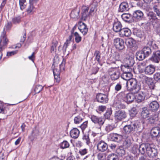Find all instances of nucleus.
<instances>
[{"instance_id": "obj_1", "label": "nucleus", "mask_w": 160, "mask_h": 160, "mask_svg": "<svg viewBox=\"0 0 160 160\" xmlns=\"http://www.w3.org/2000/svg\"><path fill=\"white\" fill-rule=\"evenodd\" d=\"M127 86L128 89L130 90L133 93H136L139 91L141 87L137 81L133 78H132L127 81Z\"/></svg>"}, {"instance_id": "obj_2", "label": "nucleus", "mask_w": 160, "mask_h": 160, "mask_svg": "<svg viewBox=\"0 0 160 160\" xmlns=\"http://www.w3.org/2000/svg\"><path fill=\"white\" fill-rule=\"evenodd\" d=\"M148 18L152 22L154 28L158 31H160V23L159 20L156 17V15L152 12H150L148 14Z\"/></svg>"}, {"instance_id": "obj_3", "label": "nucleus", "mask_w": 160, "mask_h": 160, "mask_svg": "<svg viewBox=\"0 0 160 160\" xmlns=\"http://www.w3.org/2000/svg\"><path fill=\"white\" fill-rule=\"evenodd\" d=\"M122 99L127 103L133 102L135 98V95L134 93L125 94L124 92H122L120 94Z\"/></svg>"}, {"instance_id": "obj_4", "label": "nucleus", "mask_w": 160, "mask_h": 160, "mask_svg": "<svg viewBox=\"0 0 160 160\" xmlns=\"http://www.w3.org/2000/svg\"><path fill=\"white\" fill-rule=\"evenodd\" d=\"M108 74L112 80L118 78L120 75V71L118 68H111L108 69Z\"/></svg>"}, {"instance_id": "obj_5", "label": "nucleus", "mask_w": 160, "mask_h": 160, "mask_svg": "<svg viewBox=\"0 0 160 160\" xmlns=\"http://www.w3.org/2000/svg\"><path fill=\"white\" fill-rule=\"evenodd\" d=\"M139 128L138 122L125 125L123 128V131L126 133L129 134L132 132L134 131Z\"/></svg>"}, {"instance_id": "obj_6", "label": "nucleus", "mask_w": 160, "mask_h": 160, "mask_svg": "<svg viewBox=\"0 0 160 160\" xmlns=\"http://www.w3.org/2000/svg\"><path fill=\"white\" fill-rule=\"evenodd\" d=\"M113 44L116 48L119 51L122 50L125 48L123 39L117 38L114 39Z\"/></svg>"}, {"instance_id": "obj_7", "label": "nucleus", "mask_w": 160, "mask_h": 160, "mask_svg": "<svg viewBox=\"0 0 160 160\" xmlns=\"http://www.w3.org/2000/svg\"><path fill=\"white\" fill-rule=\"evenodd\" d=\"M64 64L62 63L60 65V69H57L55 68L53 70V73L54 76L55 81L56 82L59 83L61 80V78L60 77V69L61 70H64Z\"/></svg>"}, {"instance_id": "obj_8", "label": "nucleus", "mask_w": 160, "mask_h": 160, "mask_svg": "<svg viewBox=\"0 0 160 160\" xmlns=\"http://www.w3.org/2000/svg\"><path fill=\"white\" fill-rule=\"evenodd\" d=\"M126 116V113L124 110H119L116 111L115 113V119L117 121H121L125 118Z\"/></svg>"}, {"instance_id": "obj_9", "label": "nucleus", "mask_w": 160, "mask_h": 160, "mask_svg": "<svg viewBox=\"0 0 160 160\" xmlns=\"http://www.w3.org/2000/svg\"><path fill=\"white\" fill-rule=\"evenodd\" d=\"M92 121L96 125L100 128L104 123L105 120L101 117H98L96 116H91L90 118Z\"/></svg>"}, {"instance_id": "obj_10", "label": "nucleus", "mask_w": 160, "mask_h": 160, "mask_svg": "<svg viewBox=\"0 0 160 160\" xmlns=\"http://www.w3.org/2000/svg\"><path fill=\"white\" fill-rule=\"evenodd\" d=\"M123 138V136L122 135L114 133L110 134L108 138L110 140L117 142L121 141Z\"/></svg>"}, {"instance_id": "obj_11", "label": "nucleus", "mask_w": 160, "mask_h": 160, "mask_svg": "<svg viewBox=\"0 0 160 160\" xmlns=\"http://www.w3.org/2000/svg\"><path fill=\"white\" fill-rule=\"evenodd\" d=\"M152 145L149 144L146 153L149 157H153L157 154V151L154 148H152Z\"/></svg>"}, {"instance_id": "obj_12", "label": "nucleus", "mask_w": 160, "mask_h": 160, "mask_svg": "<svg viewBox=\"0 0 160 160\" xmlns=\"http://www.w3.org/2000/svg\"><path fill=\"white\" fill-rule=\"evenodd\" d=\"M98 150L100 152H103L106 151L108 148V146L104 141H99L97 145Z\"/></svg>"}, {"instance_id": "obj_13", "label": "nucleus", "mask_w": 160, "mask_h": 160, "mask_svg": "<svg viewBox=\"0 0 160 160\" xmlns=\"http://www.w3.org/2000/svg\"><path fill=\"white\" fill-rule=\"evenodd\" d=\"M78 28L83 35H86L88 32V28L86 25L82 22H80L78 24Z\"/></svg>"}, {"instance_id": "obj_14", "label": "nucleus", "mask_w": 160, "mask_h": 160, "mask_svg": "<svg viewBox=\"0 0 160 160\" xmlns=\"http://www.w3.org/2000/svg\"><path fill=\"white\" fill-rule=\"evenodd\" d=\"M135 95V99L138 102L143 101L145 98V93L142 92L138 91L137 92L134 93Z\"/></svg>"}, {"instance_id": "obj_15", "label": "nucleus", "mask_w": 160, "mask_h": 160, "mask_svg": "<svg viewBox=\"0 0 160 160\" xmlns=\"http://www.w3.org/2000/svg\"><path fill=\"white\" fill-rule=\"evenodd\" d=\"M96 99L98 102L101 103H107L108 101L107 96L102 93H99L97 95Z\"/></svg>"}, {"instance_id": "obj_16", "label": "nucleus", "mask_w": 160, "mask_h": 160, "mask_svg": "<svg viewBox=\"0 0 160 160\" xmlns=\"http://www.w3.org/2000/svg\"><path fill=\"white\" fill-rule=\"evenodd\" d=\"M144 81L148 86L149 88L151 89H153L155 85L153 79L150 78L145 77L144 78Z\"/></svg>"}, {"instance_id": "obj_17", "label": "nucleus", "mask_w": 160, "mask_h": 160, "mask_svg": "<svg viewBox=\"0 0 160 160\" xmlns=\"http://www.w3.org/2000/svg\"><path fill=\"white\" fill-rule=\"evenodd\" d=\"M151 60L153 62L158 63L160 61V51H157L154 52Z\"/></svg>"}, {"instance_id": "obj_18", "label": "nucleus", "mask_w": 160, "mask_h": 160, "mask_svg": "<svg viewBox=\"0 0 160 160\" xmlns=\"http://www.w3.org/2000/svg\"><path fill=\"white\" fill-rule=\"evenodd\" d=\"M125 66L128 67H132L134 63L133 58L131 56H128L124 60Z\"/></svg>"}, {"instance_id": "obj_19", "label": "nucleus", "mask_w": 160, "mask_h": 160, "mask_svg": "<svg viewBox=\"0 0 160 160\" xmlns=\"http://www.w3.org/2000/svg\"><path fill=\"white\" fill-rule=\"evenodd\" d=\"M8 41L6 35V33L3 32L0 37V45L4 47L7 44Z\"/></svg>"}, {"instance_id": "obj_20", "label": "nucleus", "mask_w": 160, "mask_h": 160, "mask_svg": "<svg viewBox=\"0 0 160 160\" xmlns=\"http://www.w3.org/2000/svg\"><path fill=\"white\" fill-rule=\"evenodd\" d=\"M88 8L86 6L82 7L81 17L82 20H85L89 16L90 13L88 12Z\"/></svg>"}, {"instance_id": "obj_21", "label": "nucleus", "mask_w": 160, "mask_h": 160, "mask_svg": "<svg viewBox=\"0 0 160 160\" xmlns=\"http://www.w3.org/2000/svg\"><path fill=\"white\" fill-rule=\"evenodd\" d=\"M124 138L125 139L124 144L126 147H130L133 142L131 136L129 134L126 135L124 136Z\"/></svg>"}, {"instance_id": "obj_22", "label": "nucleus", "mask_w": 160, "mask_h": 160, "mask_svg": "<svg viewBox=\"0 0 160 160\" xmlns=\"http://www.w3.org/2000/svg\"><path fill=\"white\" fill-rule=\"evenodd\" d=\"M131 34V30L127 28H124L121 29L119 32V34L121 37L124 36L128 37Z\"/></svg>"}, {"instance_id": "obj_23", "label": "nucleus", "mask_w": 160, "mask_h": 160, "mask_svg": "<svg viewBox=\"0 0 160 160\" xmlns=\"http://www.w3.org/2000/svg\"><path fill=\"white\" fill-rule=\"evenodd\" d=\"M125 43L127 47L131 49L135 46L136 41L132 38H128L126 39Z\"/></svg>"}, {"instance_id": "obj_24", "label": "nucleus", "mask_w": 160, "mask_h": 160, "mask_svg": "<svg viewBox=\"0 0 160 160\" xmlns=\"http://www.w3.org/2000/svg\"><path fill=\"white\" fill-rule=\"evenodd\" d=\"M155 71V67L152 65H150L146 67L144 72L146 74L151 75L153 74Z\"/></svg>"}, {"instance_id": "obj_25", "label": "nucleus", "mask_w": 160, "mask_h": 160, "mask_svg": "<svg viewBox=\"0 0 160 160\" xmlns=\"http://www.w3.org/2000/svg\"><path fill=\"white\" fill-rule=\"evenodd\" d=\"M151 134L153 137H158L160 135V129L158 127H155L152 129L151 131Z\"/></svg>"}, {"instance_id": "obj_26", "label": "nucleus", "mask_w": 160, "mask_h": 160, "mask_svg": "<svg viewBox=\"0 0 160 160\" xmlns=\"http://www.w3.org/2000/svg\"><path fill=\"white\" fill-rule=\"evenodd\" d=\"M122 25L118 21H115L113 24V30L116 32H119L121 29Z\"/></svg>"}, {"instance_id": "obj_27", "label": "nucleus", "mask_w": 160, "mask_h": 160, "mask_svg": "<svg viewBox=\"0 0 160 160\" xmlns=\"http://www.w3.org/2000/svg\"><path fill=\"white\" fill-rule=\"evenodd\" d=\"M158 102L155 101H152L149 104V108L153 111H157L159 107Z\"/></svg>"}, {"instance_id": "obj_28", "label": "nucleus", "mask_w": 160, "mask_h": 160, "mask_svg": "<svg viewBox=\"0 0 160 160\" xmlns=\"http://www.w3.org/2000/svg\"><path fill=\"white\" fill-rule=\"evenodd\" d=\"M79 131L77 128H74L70 132L71 137L73 138H77L79 135Z\"/></svg>"}, {"instance_id": "obj_29", "label": "nucleus", "mask_w": 160, "mask_h": 160, "mask_svg": "<svg viewBox=\"0 0 160 160\" xmlns=\"http://www.w3.org/2000/svg\"><path fill=\"white\" fill-rule=\"evenodd\" d=\"M143 12L139 10L135 11L133 13V18L138 20H141L143 16Z\"/></svg>"}, {"instance_id": "obj_30", "label": "nucleus", "mask_w": 160, "mask_h": 160, "mask_svg": "<svg viewBox=\"0 0 160 160\" xmlns=\"http://www.w3.org/2000/svg\"><path fill=\"white\" fill-rule=\"evenodd\" d=\"M149 144H141L139 147L138 149L139 150V152L142 154H144L147 151V149L148 147V146ZM138 149L137 150H135V151H137Z\"/></svg>"}, {"instance_id": "obj_31", "label": "nucleus", "mask_w": 160, "mask_h": 160, "mask_svg": "<svg viewBox=\"0 0 160 160\" xmlns=\"http://www.w3.org/2000/svg\"><path fill=\"white\" fill-rule=\"evenodd\" d=\"M129 9L128 4L126 2H122L119 6V11L121 12L127 11Z\"/></svg>"}, {"instance_id": "obj_32", "label": "nucleus", "mask_w": 160, "mask_h": 160, "mask_svg": "<svg viewBox=\"0 0 160 160\" xmlns=\"http://www.w3.org/2000/svg\"><path fill=\"white\" fill-rule=\"evenodd\" d=\"M80 10L76 8L71 12L70 14V17L73 19H78L79 17V13Z\"/></svg>"}, {"instance_id": "obj_33", "label": "nucleus", "mask_w": 160, "mask_h": 160, "mask_svg": "<svg viewBox=\"0 0 160 160\" xmlns=\"http://www.w3.org/2000/svg\"><path fill=\"white\" fill-rule=\"evenodd\" d=\"M121 76L122 79L128 81L132 79V74L131 72H124Z\"/></svg>"}, {"instance_id": "obj_34", "label": "nucleus", "mask_w": 160, "mask_h": 160, "mask_svg": "<svg viewBox=\"0 0 160 160\" xmlns=\"http://www.w3.org/2000/svg\"><path fill=\"white\" fill-rule=\"evenodd\" d=\"M136 58L139 60H142L144 59L146 56L142 51L137 52L136 53Z\"/></svg>"}, {"instance_id": "obj_35", "label": "nucleus", "mask_w": 160, "mask_h": 160, "mask_svg": "<svg viewBox=\"0 0 160 160\" xmlns=\"http://www.w3.org/2000/svg\"><path fill=\"white\" fill-rule=\"evenodd\" d=\"M83 119V116L82 113H80L79 115L74 118V123L78 124L81 122Z\"/></svg>"}, {"instance_id": "obj_36", "label": "nucleus", "mask_w": 160, "mask_h": 160, "mask_svg": "<svg viewBox=\"0 0 160 160\" xmlns=\"http://www.w3.org/2000/svg\"><path fill=\"white\" fill-rule=\"evenodd\" d=\"M116 152L120 157L123 156L125 154V151L122 147H120L116 150Z\"/></svg>"}, {"instance_id": "obj_37", "label": "nucleus", "mask_w": 160, "mask_h": 160, "mask_svg": "<svg viewBox=\"0 0 160 160\" xmlns=\"http://www.w3.org/2000/svg\"><path fill=\"white\" fill-rule=\"evenodd\" d=\"M58 43V41L56 40H53L51 47V53H55Z\"/></svg>"}, {"instance_id": "obj_38", "label": "nucleus", "mask_w": 160, "mask_h": 160, "mask_svg": "<svg viewBox=\"0 0 160 160\" xmlns=\"http://www.w3.org/2000/svg\"><path fill=\"white\" fill-rule=\"evenodd\" d=\"M142 51L146 57H148L151 53V48L148 47H145L143 48Z\"/></svg>"}, {"instance_id": "obj_39", "label": "nucleus", "mask_w": 160, "mask_h": 160, "mask_svg": "<svg viewBox=\"0 0 160 160\" xmlns=\"http://www.w3.org/2000/svg\"><path fill=\"white\" fill-rule=\"evenodd\" d=\"M149 111L146 108H144L143 109L141 112V116L144 118H148L149 116Z\"/></svg>"}, {"instance_id": "obj_40", "label": "nucleus", "mask_w": 160, "mask_h": 160, "mask_svg": "<svg viewBox=\"0 0 160 160\" xmlns=\"http://www.w3.org/2000/svg\"><path fill=\"white\" fill-rule=\"evenodd\" d=\"M34 2L32 0H29L30 5L27 10V11L28 13H30L32 12L34 8L33 3Z\"/></svg>"}, {"instance_id": "obj_41", "label": "nucleus", "mask_w": 160, "mask_h": 160, "mask_svg": "<svg viewBox=\"0 0 160 160\" xmlns=\"http://www.w3.org/2000/svg\"><path fill=\"white\" fill-rule=\"evenodd\" d=\"M133 33L138 37L142 38L143 36V32L141 30L135 29L133 32Z\"/></svg>"}, {"instance_id": "obj_42", "label": "nucleus", "mask_w": 160, "mask_h": 160, "mask_svg": "<svg viewBox=\"0 0 160 160\" xmlns=\"http://www.w3.org/2000/svg\"><path fill=\"white\" fill-rule=\"evenodd\" d=\"M108 160H118V156L115 154L112 153L109 154L108 157Z\"/></svg>"}, {"instance_id": "obj_43", "label": "nucleus", "mask_w": 160, "mask_h": 160, "mask_svg": "<svg viewBox=\"0 0 160 160\" xmlns=\"http://www.w3.org/2000/svg\"><path fill=\"white\" fill-rule=\"evenodd\" d=\"M69 143L67 141L65 140L60 144V148L62 149L68 148L69 146Z\"/></svg>"}, {"instance_id": "obj_44", "label": "nucleus", "mask_w": 160, "mask_h": 160, "mask_svg": "<svg viewBox=\"0 0 160 160\" xmlns=\"http://www.w3.org/2000/svg\"><path fill=\"white\" fill-rule=\"evenodd\" d=\"M75 37V40L77 43H79L82 40V37L77 32H75L74 33Z\"/></svg>"}, {"instance_id": "obj_45", "label": "nucleus", "mask_w": 160, "mask_h": 160, "mask_svg": "<svg viewBox=\"0 0 160 160\" xmlns=\"http://www.w3.org/2000/svg\"><path fill=\"white\" fill-rule=\"evenodd\" d=\"M73 38V34L72 33L69 36L67 40L65 42L64 47L66 48L68 46V45L70 43L71 41Z\"/></svg>"}, {"instance_id": "obj_46", "label": "nucleus", "mask_w": 160, "mask_h": 160, "mask_svg": "<svg viewBox=\"0 0 160 160\" xmlns=\"http://www.w3.org/2000/svg\"><path fill=\"white\" fill-rule=\"evenodd\" d=\"M98 160H106V155L104 153H99L97 155Z\"/></svg>"}, {"instance_id": "obj_47", "label": "nucleus", "mask_w": 160, "mask_h": 160, "mask_svg": "<svg viewBox=\"0 0 160 160\" xmlns=\"http://www.w3.org/2000/svg\"><path fill=\"white\" fill-rule=\"evenodd\" d=\"M115 128V126L113 124H108L105 128V130L107 132H109Z\"/></svg>"}, {"instance_id": "obj_48", "label": "nucleus", "mask_w": 160, "mask_h": 160, "mask_svg": "<svg viewBox=\"0 0 160 160\" xmlns=\"http://www.w3.org/2000/svg\"><path fill=\"white\" fill-rule=\"evenodd\" d=\"M152 9L154 12H156L157 15L160 17V9L159 6L154 5L153 6Z\"/></svg>"}, {"instance_id": "obj_49", "label": "nucleus", "mask_w": 160, "mask_h": 160, "mask_svg": "<svg viewBox=\"0 0 160 160\" xmlns=\"http://www.w3.org/2000/svg\"><path fill=\"white\" fill-rule=\"evenodd\" d=\"M26 2V0H19V4L20 9L21 10L24 9L26 7L25 4Z\"/></svg>"}, {"instance_id": "obj_50", "label": "nucleus", "mask_w": 160, "mask_h": 160, "mask_svg": "<svg viewBox=\"0 0 160 160\" xmlns=\"http://www.w3.org/2000/svg\"><path fill=\"white\" fill-rule=\"evenodd\" d=\"M130 17V14L129 13H123L121 16L122 19L125 21H127Z\"/></svg>"}, {"instance_id": "obj_51", "label": "nucleus", "mask_w": 160, "mask_h": 160, "mask_svg": "<svg viewBox=\"0 0 160 160\" xmlns=\"http://www.w3.org/2000/svg\"><path fill=\"white\" fill-rule=\"evenodd\" d=\"M5 112V107L3 103L0 102V113L2 114Z\"/></svg>"}, {"instance_id": "obj_52", "label": "nucleus", "mask_w": 160, "mask_h": 160, "mask_svg": "<svg viewBox=\"0 0 160 160\" xmlns=\"http://www.w3.org/2000/svg\"><path fill=\"white\" fill-rule=\"evenodd\" d=\"M137 111L135 108H132L129 111L130 115L132 117H134L136 115Z\"/></svg>"}, {"instance_id": "obj_53", "label": "nucleus", "mask_w": 160, "mask_h": 160, "mask_svg": "<svg viewBox=\"0 0 160 160\" xmlns=\"http://www.w3.org/2000/svg\"><path fill=\"white\" fill-rule=\"evenodd\" d=\"M94 56L95 57V59L98 62H100V53L99 51H96L94 53Z\"/></svg>"}, {"instance_id": "obj_54", "label": "nucleus", "mask_w": 160, "mask_h": 160, "mask_svg": "<svg viewBox=\"0 0 160 160\" xmlns=\"http://www.w3.org/2000/svg\"><path fill=\"white\" fill-rule=\"evenodd\" d=\"M82 139L83 140L85 141L87 145H89L90 143V140L88 135H84Z\"/></svg>"}, {"instance_id": "obj_55", "label": "nucleus", "mask_w": 160, "mask_h": 160, "mask_svg": "<svg viewBox=\"0 0 160 160\" xmlns=\"http://www.w3.org/2000/svg\"><path fill=\"white\" fill-rule=\"evenodd\" d=\"M132 67H127L125 66V65H124L122 66V69H123L124 72H131L132 70Z\"/></svg>"}, {"instance_id": "obj_56", "label": "nucleus", "mask_w": 160, "mask_h": 160, "mask_svg": "<svg viewBox=\"0 0 160 160\" xmlns=\"http://www.w3.org/2000/svg\"><path fill=\"white\" fill-rule=\"evenodd\" d=\"M112 113V110L110 109H108L106 112L104 114L106 118H108Z\"/></svg>"}, {"instance_id": "obj_57", "label": "nucleus", "mask_w": 160, "mask_h": 160, "mask_svg": "<svg viewBox=\"0 0 160 160\" xmlns=\"http://www.w3.org/2000/svg\"><path fill=\"white\" fill-rule=\"evenodd\" d=\"M20 17H16L12 18V22L14 24H17L20 22Z\"/></svg>"}, {"instance_id": "obj_58", "label": "nucleus", "mask_w": 160, "mask_h": 160, "mask_svg": "<svg viewBox=\"0 0 160 160\" xmlns=\"http://www.w3.org/2000/svg\"><path fill=\"white\" fill-rule=\"evenodd\" d=\"M154 79L156 81L160 80V73L156 72L154 75Z\"/></svg>"}, {"instance_id": "obj_59", "label": "nucleus", "mask_w": 160, "mask_h": 160, "mask_svg": "<svg viewBox=\"0 0 160 160\" xmlns=\"http://www.w3.org/2000/svg\"><path fill=\"white\" fill-rule=\"evenodd\" d=\"M88 151V150L87 149L84 148L80 150L79 151V152L81 155L83 156L87 153Z\"/></svg>"}, {"instance_id": "obj_60", "label": "nucleus", "mask_w": 160, "mask_h": 160, "mask_svg": "<svg viewBox=\"0 0 160 160\" xmlns=\"http://www.w3.org/2000/svg\"><path fill=\"white\" fill-rule=\"evenodd\" d=\"M99 68L96 66L93 67L92 69V74H95L99 70Z\"/></svg>"}, {"instance_id": "obj_61", "label": "nucleus", "mask_w": 160, "mask_h": 160, "mask_svg": "<svg viewBox=\"0 0 160 160\" xmlns=\"http://www.w3.org/2000/svg\"><path fill=\"white\" fill-rule=\"evenodd\" d=\"M18 52L17 50H15L11 52H8L7 56L8 57H10L16 54Z\"/></svg>"}, {"instance_id": "obj_62", "label": "nucleus", "mask_w": 160, "mask_h": 160, "mask_svg": "<svg viewBox=\"0 0 160 160\" xmlns=\"http://www.w3.org/2000/svg\"><path fill=\"white\" fill-rule=\"evenodd\" d=\"M88 126V121H86L84 122L80 126V127L83 131Z\"/></svg>"}, {"instance_id": "obj_63", "label": "nucleus", "mask_w": 160, "mask_h": 160, "mask_svg": "<svg viewBox=\"0 0 160 160\" xmlns=\"http://www.w3.org/2000/svg\"><path fill=\"white\" fill-rule=\"evenodd\" d=\"M83 160H95V159L92 155H88L83 158Z\"/></svg>"}, {"instance_id": "obj_64", "label": "nucleus", "mask_w": 160, "mask_h": 160, "mask_svg": "<svg viewBox=\"0 0 160 160\" xmlns=\"http://www.w3.org/2000/svg\"><path fill=\"white\" fill-rule=\"evenodd\" d=\"M122 87L120 83H118L115 87V90L116 91H118L121 89Z\"/></svg>"}]
</instances>
